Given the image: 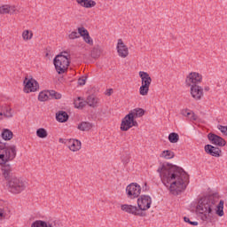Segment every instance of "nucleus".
Here are the masks:
<instances>
[{"label":"nucleus","instance_id":"f257e3e1","mask_svg":"<svg viewBox=\"0 0 227 227\" xmlns=\"http://www.w3.org/2000/svg\"><path fill=\"white\" fill-rule=\"evenodd\" d=\"M157 173L160 174L161 182L166 187H168L167 184L172 182L169 186V192L174 196L182 194V192L187 189L189 174L181 167L171 163H162L161 166L158 168Z\"/></svg>","mask_w":227,"mask_h":227},{"label":"nucleus","instance_id":"f03ea898","mask_svg":"<svg viewBox=\"0 0 227 227\" xmlns=\"http://www.w3.org/2000/svg\"><path fill=\"white\" fill-rule=\"evenodd\" d=\"M2 171L4 177L7 180L6 187L9 192H12V194H20V192L26 191L27 183L20 177L13 176L10 165L3 166Z\"/></svg>","mask_w":227,"mask_h":227},{"label":"nucleus","instance_id":"7ed1b4c3","mask_svg":"<svg viewBox=\"0 0 227 227\" xmlns=\"http://www.w3.org/2000/svg\"><path fill=\"white\" fill-rule=\"evenodd\" d=\"M214 205H215V201L212 196L200 199L196 210H198L201 221H206L207 223L214 221V212L212 211Z\"/></svg>","mask_w":227,"mask_h":227},{"label":"nucleus","instance_id":"20e7f679","mask_svg":"<svg viewBox=\"0 0 227 227\" xmlns=\"http://www.w3.org/2000/svg\"><path fill=\"white\" fill-rule=\"evenodd\" d=\"M17 157V146L15 145H0V164H4L3 166H10L6 164V162L10 160H13Z\"/></svg>","mask_w":227,"mask_h":227},{"label":"nucleus","instance_id":"39448f33","mask_svg":"<svg viewBox=\"0 0 227 227\" xmlns=\"http://www.w3.org/2000/svg\"><path fill=\"white\" fill-rule=\"evenodd\" d=\"M53 65L58 74H65L70 66L68 56L57 55L53 59Z\"/></svg>","mask_w":227,"mask_h":227},{"label":"nucleus","instance_id":"423d86ee","mask_svg":"<svg viewBox=\"0 0 227 227\" xmlns=\"http://www.w3.org/2000/svg\"><path fill=\"white\" fill-rule=\"evenodd\" d=\"M133 127H138L137 121L134 118V114L129 113L122 120L121 123V130L127 132Z\"/></svg>","mask_w":227,"mask_h":227},{"label":"nucleus","instance_id":"0eeeda50","mask_svg":"<svg viewBox=\"0 0 227 227\" xmlns=\"http://www.w3.org/2000/svg\"><path fill=\"white\" fill-rule=\"evenodd\" d=\"M23 84H25L23 91L25 93H33L35 91H38L40 89V84L37 82L36 80L31 78L27 79V77L25 78Z\"/></svg>","mask_w":227,"mask_h":227},{"label":"nucleus","instance_id":"6e6552de","mask_svg":"<svg viewBox=\"0 0 227 227\" xmlns=\"http://www.w3.org/2000/svg\"><path fill=\"white\" fill-rule=\"evenodd\" d=\"M121 209L127 214H131L132 215H137L138 217H146L145 212L141 211L139 207L133 205L123 204L121 206Z\"/></svg>","mask_w":227,"mask_h":227},{"label":"nucleus","instance_id":"1a4fd4ad","mask_svg":"<svg viewBox=\"0 0 227 227\" xmlns=\"http://www.w3.org/2000/svg\"><path fill=\"white\" fill-rule=\"evenodd\" d=\"M203 76L197 72H192L186 76L185 84L186 86L192 88V86H198L201 82Z\"/></svg>","mask_w":227,"mask_h":227},{"label":"nucleus","instance_id":"9d476101","mask_svg":"<svg viewBox=\"0 0 227 227\" xmlns=\"http://www.w3.org/2000/svg\"><path fill=\"white\" fill-rule=\"evenodd\" d=\"M126 193L130 200L139 198V194H141V186L137 184V183H131L126 187Z\"/></svg>","mask_w":227,"mask_h":227},{"label":"nucleus","instance_id":"9b49d317","mask_svg":"<svg viewBox=\"0 0 227 227\" xmlns=\"http://www.w3.org/2000/svg\"><path fill=\"white\" fill-rule=\"evenodd\" d=\"M137 207L140 212H145L152 207V197L149 195H141L140 198L137 199Z\"/></svg>","mask_w":227,"mask_h":227},{"label":"nucleus","instance_id":"f8f14e48","mask_svg":"<svg viewBox=\"0 0 227 227\" xmlns=\"http://www.w3.org/2000/svg\"><path fill=\"white\" fill-rule=\"evenodd\" d=\"M207 139L215 146H226V140L214 133L207 134Z\"/></svg>","mask_w":227,"mask_h":227},{"label":"nucleus","instance_id":"ddd939ff","mask_svg":"<svg viewBox=\"0 0 227 227\" xmlns=\"http://www.w3.org/2000/svg\"><path fill=\"white\" fill-rule=\"evenodd\" d=\"M191 95L195 100L203 98V88L200 85H192L191 87Z\"/></svg>","mask_w":227,"mask_h":227},{"label":"nucleus","instance_id":"4468645a","mask_svg":"<svg viewBox=\"0 0 227 227\" xmlns=\"http://www.w3.org/2000/svg\"><path fill=\"white\" fill-rule=\"evenodd\" d=\"M117 52L121 58H127V56H129V47L125 45L121 39L118 40Z\"/></svg>","mask_w":227,"mask_h":227},{"label":"nucleus","instance_id":"2eb2a0df","mask_svg":"<svg viewBox=\"0 0 227 227\" xmlns=\"http://www.w3.org/2000/svg\"><path fill=\"white\" fill-rule=\"evenodd\" d=\"M204 150L206 153L212 157H221V150L219 147H215L212 145H206Z\"/></svg>","mask_w":227,"mask_h":227},{"label":"nucleus","instance_id":"dca6fc26","mask_svg":"<svg viewBox=\"0 0 227 227\" xmlns=\"http://www.w3.org/2000/svg\"><path fill=\"white\" fill-rule=\"evenodd\" d=\"M67 146L71 152H79V150H81L82 144L78 139L70 138L68 140Z\"/></svg>","mask_w":227,"mask_h":227},{"label":"nucleus","instance_id":"f3484780","mask_svg":"<svg viewBox=\"0 0 227 227\" xmlns=\"http://www.w3.org/2000/svg\"><path fill=\"white\" fill-rule=\"evenodd\" d=\"M139 77L141 78L142 85L150 86L152 84V77L147 72L140 71Z\"/></svg>","mask_w":227,"mask_h":227},{"label":"nucleus","instance_id":"a211bd4d","mask_svg":"<svg viewBox=\"0 0 227 227\" xmlns=\"http://www.w3.org/2000/svg\"><path fill=\"white\" fill-rule=\"evenodd\" d=\"M68 118H70V116L66 111H59L56 114V120L59 123H67V121H68Z\"/></svg>","mask_w":227,"mask_h":227},{"label":"nucleus","instance_id":"6ab92c4d","mask_svg":"<svg viewBox=\"0 0 227 227\" xmlns=\"http://www.w3.org/2000/svg\"><path fill=\"white\" fill-rule=\"evenodd\" d=\"M76 3L83 8H93L94 6H97V2L93 0H76Z\"/></svg>","mask_w":227,"mask_h":227},{"label":"nucleus","instance_id":"aec40b11","mask_svg":"<svg viewBox=\"0 0 227 227\" xmlns=\"http://www.w3.org/2000/svg\"><path fill=\"white\" fill-rule=\"evenodd\" d=\"M86 102L90 107H98V98L93 94L87 98Z\"/></svg>","mask_w":227,"mask_h":227},{"label":"nucleus","instance_id":"412c9836","mask_svg":"<svg viewBox=\"0 0 227 227\" xmlns=\"http://www.w3.org/2000/svg\"><path fill=\"white\" fill-rule=\"evenodd\" d=\"M77 129L78 130H82V132H86L93 129V123L88 121H82L80 124H78Z\"/></svg>","mask_w":227,"mask_h":227},{"label":"nucleus","instance_id":"4be33fe9","mask_svg":"<svg viewBox=\"0 0 227 227\" xmlns=\"http://www.w3.org/2000/svg\"><path fill=\"white\" fill-rule=\"evenodd\" d=\"M129 114H133V118H141L145 116V109L143 108H135Z\"/></svg>","mask_w":227,"mask_h":227},{"label":"nucleus","instance_id":"5701e85b","mask_svg":"<svg viewBox=\"0 0 227 227\" xmlns=\"http://www.w3.org/2000/svg\"><path fill=\"white\" fill-rule=\"evenodd\" d=\"M215 214L219 217H223V215H224V201L221 200L219 202V204L216 207Z\"/></svg>","mask_w":227,"mask_h":227},{"label":"nucleus","instance_id":"b1692460","mask_svg":"<svg viewBox=\"0 0 227 227\" xmlns=\"http://www.w3.org/2000/svg\"><path fill=\"white\" fill-rule=\"evenodd\" d=\"M100 54H102V50L100 49V46H95L91 51V58L97 59V58H100Z\"/></svg>","mask_w":227,"mask_h":227},{"label":"nucleus","instance_id":"393cba45","mask_svg":"<svg viewBox=\"0 0 227 227\" xmlns=\"http://www.w3.org/2000/svg\"><path fill=\"white\" fill-rule=\"evenodd\" d=\"M2 137L4 139V141H10L13 137V132L10 129H4L2 132Z\"/></svg>","mask_w":227,"mask_h":227},{"label":"nucleus","instance_id":"a878e982","mask_svg":"<svg viewBox=\"0 0 227 227\" xmlns=\"http://www.w3.org/2000/svg\"><path fill=\"white\" fill-rule=\"evenodd\" d=\"M36 136L37 137H40L41 139H45L47 136H49V133H47V129L43 128H40L36 130Z\"/></svg>","mask_w":227,"mask_h":227},{"label":"nucleus","instance_id":"bb28decb","mask_svg":"<svg viewBox=\"0 0 227 227\" xmlns=\"http://www.w3.org/2000/svg\"><path fill=\"white\" fill-rule=\"evenodd\" d=\"M82 100L81 98V97H78L76 100H74V107H76V109H82V107H84L87 104L86 101H81Z\"/></svg>","mask_w":227,"mask_h":227},{"label":"nucleus","instance_id":"cd10ccee","mask_svg":"<svg viewBox=\"0 0 227 227\" xmlns=\"http://www.w3.org/2000/svg\"><path fill=\"white\" fill-rule=\"evenodd\" d=\"M180 139V136L178 135V133H175V132H172L168 135V141L169 143H178Z\"/></svg>","mask_w":227,"mask_h":227},{"label":"nucleus","instance_id":"c85d7f7f","mask_svg":"<svg viewBox=\"0 0 227 227\" xmlns=\"http://www.w3.org/2000/svg\"><path fill=\"white\" fill-rule=\"evenodd\" d=\"M49 98H50L49 91H46V92L42 91L38 95V100L40 102H45V101L49 100Z\"/></svg>","mask_w":227,"mask_h":227},{"label":"nucleus","instance_id":"c756f323","mask_svg":"<svg viewBox=\"0 0 227 227\" xmlns=\"http://www.w3.org/2000/svg\"><path fill=\"white\" fill-rule=\"evenodd\" d=\"M148 91H150V86L148 85H141L139 88V93L142 95V97H145V95H148Z\"/></svg>","mask_w":227,"mask_h":227},{"label":"nucleus","instance_id":"7c9ffc66","mask_svg":"<svg viewBox=\"0 0 227 227\" xmlns=\"http://www.w3.org/2000/svg\"><path fill=\"white\" fill-rule=\"evenodd\" d=\"M22 38L25 41L31 40L33 38V31L24 30L22 33Z\"/></svg>","mask_w":227,"mask_h":227},{"label":"nucleus","instance_id":"2f4dec72","mask_svg":"<svg viewBox=\"0 0 227 227\" xmlns=\"http://www.w3.org/2000/svg\"><path fill=\"white\" fill-rule=\"evenodd\" d=\"M31 227H47V222L43 220H36L31 224Z\"/></svg>","mask_w":227,"mask_h":227},{"label":"nucleus","instance_id":"473e14b6","mask_svg":"<svg viewBox=\"0 0 227 227\" xmlns=\"http://www.w3.org/2000/svg\"><path fill=\"white\" fill-rule=\"evenodd\" d=\"M46 227H61V221L54 220L46 222Z\"/></svg>","mask_w":227,"mask_h":227},{"label":"nucleus","instance_id":"72a5a7b5","mask_svg":"<svg viewBox=\"0 0 227 227\" xmlns=\"http://www.w3.org/2000/svg\"><path fill=\"white\" fill-rule=\"evenodd\" d=\"M161 157H164V159H173V157H175V153L166 150L162 152Z\"/></svg>","mask_w":227,"mask_h":227},{"label":"nucleus","instance_id":"f704fd0d","mask_svg":"<svg viewBox=\"0 0 227 227\" xmlns=\"http://www.w3.org/2000/svg\"><path fill=\"white\" fill-rule=\"evenodd\" d=\"M8 207H0V221H3V219H6V216L8 215Z\"/></svg>","mask_w":227,"mask_h":227},{"label":"nucleus","instance_id":"c9c22d12","mask_svg":"<svg viewBox=\"0 0 227 227\" xmlns=\"http://www.w3.org/2000/svg\"><path fill=\"white\" fill-rule=\"evenodd\" d=\"M48 93L51 98H55V100H59V98H61V94L58 93L56 90H48Z\"/></svg>","mask_w":227,"mask_h":227},{"label":"nucleus","instance_id":"e433bc0d","mask_svg":"<svg viewBox=\"0 0 227 227\" xmlns=\"http://www.w3.org/2000/svg\"><path fill=\"white\" fill-rule=\"evenodd\" d=\"M87 33H90L88 32V29L84 28V27H78V35L79 36H82V38L84 36H86Z\"/></svg>","mask_w":227,"mask_h":227},{"label":"nucleus","instance_id":"4c0bfd02","mask_svg":"<svg viewBox=\"0 0 227 227\" xmlns=\"http://www.w3.org/2000/svg\"><path fill=\"white\" fill-rule=\"evenodd\" d=\"M3 115L6 116V118H12V116H13L12 114V108L6 107L5 112H4V114L3 113L0 114V116H3Z\"/></svg>","mask_w":227,"mask_h":227},{"label":"nucleus","instance_id":"58836bf2","mask_svg":"<svg viewBox=\"0 0 227 227\" xmlns=\"http://www.w3.org/2000/svg\"><path fill=\"white\" fill-rule=\"evenodd\" d=\"M83 40L86 43H89V45H93V39L90 36V32L83 36Z\"/></svg>","mask_w":227,"mask_h":227},{"label":"nucleus","instance_id":"ea45409f","mask_svg":"<svg viewBox=\"0 0 227 227\" xmlns=\"http://www.w3.org/2000/svg\"><path fill=\"white\" fill-rule=\"evenodd\" d=\"M0 13L2 15H4L6 13H9V5H3L0 7Z\"/></svg>","mask_w":227,"mask_h":227},{"label":"nucleus","instance_id":"a19ab883","mask_svg":"<svg viewBox=\"0 0 227 227\" xmlns=\"http://www.w3.org/2000/svg\"><path fill=\"white\" fill-rule=\"evenodd\" d=\"M184 223H188V224H191L192 226H198V222H192L187 216L184 217Z\"/></svg>","mask_w":227,"mask_h":227},{"label":"nucleus","instance_id":"79ce46f5","mask_svg":"<svg viewBox=\"0 0 227 227\" xmlns=\"http://www.w3.org/2000/svg\"><path fill=\"white\" fill-rule=\"evenodd\" d=\"M75 38H80L79 33L73 31L70 35H69V39L70 40H75Z\"/></svg>","mask_w":227,"mask_h":227},{"label":"nucleus","instance_id":"37998d69","mask_svg":"<svg viewBox=\"0 0 227 227\" xmlns=\"http://www.w3.org/2000/svg\"><path fill=\"white\" fill-rule=\"evenodd\" d=\"M78 84L79 86H84L86 84V77L82 76L78 79Z\"/></svg>","mask_w":227,"mask_h":227},{"label":"nucleus","instance_id":"c03bdc74","mask_svg":"<svg viewBox=\"0 0 227 227\" xmlns=\"http://www.w3.org/2000/svg\"><path fill=\"white\" fill-rule=\"evenodd\" d=\"M218 129L222 134H225V136H227V126L218 125Z\"/></svg>","mask_w":227,"mask_h":227},{"label":"nucleus","instance_id":"a18cd8bd","mask_svg":"<svg viewBox=\"0 0 227 227\" xmlns=\"http://www.w3.org/2000/svg\"><path fill=\"white\" fill-rule=\"evenodd\" d=\"M192 113V112H190L189 110L185 109V110H182L181 114H183V116H187V118H189Z\"/></svg>","mask_w":227,"mask_h":227},{"label":"nucleus","instance_id":"49530a36","mask_svg":"<svg viewBox=\"0 0 227 227\" xmlns=\"http://www.w3.org/2000/svg\"><path fill=\"white\" fill-rule=\"evenodd\" d=\"M17 12V8L15 6H10L9 5V13L10 15H13Z\"/></svg>","mask_w":227,"mask_h":227},{"label":"nucleus","instance_id":"de8ad7c7","mask_svg":"<svg viewBox=\"0 0 227 227\" xmlns=\"http://www.w3.org/2000/svg\"><path fill=\"white\" fill-rule=\"evenodd\" d=\"M189 118H190L191 121H196V120H198V115H196V114L192 112V116H190Z\"/></svg>","mask_w":227,"mask_h":227},{"label":"nucleus","instance_id":"09e8293b","mask_svg":"<svg viewBox=\"0 0 227 227\" xmlns=\"http://www.w3.org/2000/svg\"><path fill=\"white\" fill-rule=\"evenodd\" d=\"M68 141H69V139H65V138H59V143H62V144H64V145H67V146L68 145Z\"/></svg>","mask_w":227,"mask_h":227},{"label":"nucleus","instance_id":"8fccbe9b","mask_svg":"<svg viewBox=\"0 0 227 227\" xmlns=\"http://www.w3.org/2000/svg\"><path fill=\"white\" fill-rule=\"evenodd\" d=\"M112 94H113V89H109L108 91L106 92V95L108 97H111Z\"/></svg>","mask_w":227,"mask_h":227},{"label":"nucleus","instance_id":"3c124183","mask_svg":"<svg viewBox=\"0 0 227 227\" xmlns=\"http://www.w3.org/2000/svg\"><path fill=\"white\" fill-rule=\"evenodd\" d=\"M51 51H49L48 49H46V53H45V57L49 58V54H50Z\"/></svg>","mask_w":227,"mask_h":227},{"label":"nucleus","instance_id":"603ef678","mask_svg":"<svg viewBox=\"0 0 227 227\" xmlns=\"http://www.w3.org/2000/svg\"><path fill=\"white\" fill-rule=\"evenodd\" d=\"M204 90L205 91H210V87H205Z\"/></svg>","mask_w":227,"mask_h":227},{"label":"nucleus","instance_id":"864d4df0","mask_svg":"<svg viewBox=\"0 0 227 227\" xmlns=\"http://www.w3.org/2000/svg\"><path fill=\"white\" fill-rule=\"evenodd\" d=\"M67 54H68L67 51H64V52H62L60 55H62V56H67Z\"/></svg>","mask_w":227,"mask_h":227}]
</instances>
